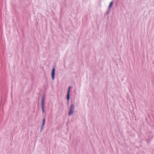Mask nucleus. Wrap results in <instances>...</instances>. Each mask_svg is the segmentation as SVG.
<instances>
[{
  "label": "nucleus",
  "instance_id": "7ed1b4c3",
  "mask_svg": "<svg viewBox=\"0 0 154 154\" xmlns=\"http://www.w3.org/2000/svg\"><path fill=\"white\" fill-rule=\"evenodd\" d=\"M55 75V68L54 67L52 70L51 73V76L52 80H54V76Z\"/></svg>",
  "mask_w": 154,
  "mask_h": 154
},
{
  "label": "nucleus",
  "instance_id": "20e7f679",
  "mask_svg": "<svg viewBox=\"0 0 154 154\" xmlns=\"http://www.w3.org/2000/svg\"><path fill=\"white\" fill-rule=\"evenodd\" d=\"M70 87L69 86L68 91V92L67 95V99L68 101H69V99H70Z\"/></svg>",
  "mask_w": 154,
  "mask_h": 154
},
{
  "label": "nucleus",
  "instance_id": "423d86ee",
  "mask_svg": "<svg viewBox=\"0 0 154 154\" xmlns=\"http://www.w3.org/2000/svg\"><path fill=\"white\" fill-rule=\"evenodd\" d=\"M113 2H111L109 5V8L110 9V7L112 6V4H113Z\"/></svg>",
  "mask_w": 154,
  "mask_h": 154
},
{
  "label": "nucleus",
  "instance_id": "f257e3e1",
  "mask_svg": "<svg viewBox=\"0 0 154 154\" xmlns=\"http://www.w3.org/2000/svg\"><path fill=\"white\" fill-rule=\"evenodd\" d=\"M74 109V106L73 104H71L70 106V108L69 110V115H70L73 113Z\"/></svg>",
  "mask_w": 154,
  "mask_h": 154
},
{
  "label": "nucleus",
  "instance_id": "39448f33",
  "mask_svg": "<svg viewBox=\"0 0 154 154\" xmlns=\"http://www.w3.org/2000/svg\"><path fill=\"white\" fill-rule=\"evenodd\" d=\"M45 119L44 118L43 119L42 123V126L41 127V130L43 129V127L45 125Z\"/></svg>",
  "mask_w": 154,
  "mask_h": 154
},
{
  "label": "nucleus",
  "instance_id": "f03ea898",
  "mask_svg": "<svg viewBox=\"0 0 154 154\" xmlns=\"http://www.w3.org/2000/svg\"><path fill=\"white\" fill-rule=\"evenodd\" d=\"M44 98L43 97L41 101V107L42 109V112L43 113L44 112Z\"/></svg>",
  "mask_w": 154,
  "mask_h": 154
}]
</instances>
